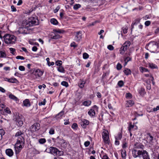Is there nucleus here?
I'll return each mask as SVG.
<instances>
[{
	"instance_id": "obj_43",
	"label": "nucleus",
	"mask_w": 159,
	"mask_h": 159,
	"mask_svg": "<svg viewBox=\"0 0 159 159\" xmlns=\"http://www.w3.org/2000/svg\"><path fill=\"white\" fill-rule=\"evenodd\" d=\"M39 143L40 144H43L46 142V140L44 138L40 139L39 140Z\"/></svg>"
},
{
	"instance_id": "obj_51",
	"label": "nucleus",
	"mask_w": 159,
	"mask_h": 159,
	"mask_svg": "<svg viewBox=\"0 0 159 159\" xmlns=\"http://www.w3.org/2000/svg\"><path fill=\"white\" fill-rule=\"evenodd\" d=\"M89 57V55L86 53H84L83 54V57L84 59H86Z\"/></svg>"
},
{
	"instance_id": "obj_63",
	"label": "nucleus",
	"mask_w": 159,
	"mask_h": 159,
	"mask_svg": "<svg viewBox=\"0 0 159 159\" xmlns=\"http://www.w3.org/2000/svg\"><path fill=\"white\" fill-rule=\"evenodd\" d=\"M90 143L89 141H87L85 142L84 145L86 147H87L90 144Z\"/></svg>"
},
{
	"instance_id": "obj_48",
	"label": "nucleus",
	"mask_w": 159,
	"mask_h": 159,
	"mask_svg": "<svg viewBox=\"0 0 159 159\" xmlns=\"http://www.w3.org/2000/svg\"><path fill=\"white\" fill-rule=\"evenodd\" d=\"M122 135L121 133H119L117 135V136L116 137V140H119L120 139L122 138Z\"/></svg>"
},
{
	"instance_id": "obj_3",
	"label": "nucleus",
	"mask_w": 159,
	"mask_h": 159,
	"mask_svg": "<svg viewBox=\"0 0 159 159\" xmlns=\"http://www.w3.org/2000/svg\"><path fill=\"white\" fill-rule=\"evenodd\" d=\"M133 156L135 158L138 157H141L142 156L143 159H150L148 152L144 150H142V151H139L134 150L133 152Z\"/></svg>"
},
{
	"instance_id": "obj_58",
	"label": "nucleus",
	"mask_w": 159,
	"mask_h": 159,
	"mask_svg": "<svg viewBox=\"0 0 159 159\" xmlns=\"http://www.w3.org/2000/svg\"><path fill=\"white\" fill-rule=\"evenodd\" d=\"M49 133L50 134H54V130L53 128H51L49 131Z\"/></svg>"
},
{
	"instance_id": "obj_12",
	"label": "nucleus",
	"mask_w": 159,
	"mask_h": 159,
	"mask_svg": "<svg viewBox=\"0 0 159 159\" xmlns=\"http://www.w3.org/2000/svg\"><path fill=\"white\" fill-rule=\"evenodd\" d=\"M80 124L81 126L84 128H85L87 125L89 124V121L85 119H82L80 121Z\"/></svg>"
},
{
	"instance_id": "obj_52",
	"label": "nucleus",
	"mask_w": 159,
	"mask_h": 159,
	"mask_svg": "<svg viewBox=\"0 0 159 159\" xmlns=\"http://www.w3.org/2000/svg\"><path fill=\"white\" fill-rule=\"evenodd\" d=\"M16 58L17 59H20L21 60H24L25 59L24 57L20 56H17L16 57Z\"/></svg>"
},
{
	"instance_id": "obj_34",
	"label": "nucleus",
	"mask_w": 159,
	"mask_h": 159,
	"mask_svg": "<svg viewBox=\"0 0 159 159\" xmlns=\"http://www.w3.org/2000/svg\"><path fill=\"white\" fill-rule=\"evenodd\" d=\"M58 70L61 73H64L65 72V70L63 67L62 66H59L57 68Z\"/></svg>"
},
{
	"instance_id": "obj_6",
	"label": "nucleus",
	"mask_w": 159,
	"mask_h": 159,
	"mask_svg": "<svg viewBox=\"0 0 159 159\" xmlns=\"http://www.w3.org/2000/svg\"><path fill=\"white\" fill-rule=\"evenodd\" d=\"M29 27L26 25V23L24 21L23 22L21 27L19 28L18 32L19 34H27L28 33V27Z\"/></svg>"
},
{
	"instance_id": "obj_50",
	"label": "nucleus",
	"mask_w": 159,
	"mask_h": 159,
	"mask_svg": "<svg viewBox=\"0 0 159 159\" xmlns=\"http://www.w3.org/2000/svg\"><path fill=\"white\" fill-rule=\"evenodd\" d=\"M55 64L57 66H61L62 64V61H56L55 62Z\"/></svg>"
},
{
	"instance_id": "obj_2",
	"label": "nucleus",
	"mask_w": 159,
	"mask_h": 159,
	"mask_svg": "<svg viewBox=\"0 0 159 159\" xmlns=\"http://www.w3.org/2000/svg\"><path fill=\"white\" fill-rule=\"evenodd\" d=\"M145 48L151 52L157 53L159 52V46L157 42H150L146 45Z\"/></svg>"
},
{
	"instance_id": "obj_25",
	"label": "nucleus",
	"mask_w": 159,
	"mask_h": 159,
	"mask_svg": "<svg viewBox=\"0 0 159 159\" xmlns=\"http://www.w3.org/2000/svg\"><path fill=\"white\" fill-rule=\"evenodd\" d=\"M8 122V120L5 118H2V116H0V122L1 123H4L6 124Z\"/></svg>"
},
{
	"instance_id": "obj_44",
	"label": "nucleus",
	"mask_w": 159,
	"mask_h": 159,
	"mask_svg": "<svg viewBox=\"0 0 159 159\" xmlns=\"http://www.w3.org/2000/svg\"><path fill=\"white\" fill-rule=\"evenodd\" d=\"M128 28L127 26H126L125 27H123L122 28V30L124 34H125L127 33Z\"/></svg>"
},
{
	"instance_id": "obj_24",
	"label": "nucleus",
	"mask_w": 159,
	"mask_h": 159,
	"mask_svg": "<svg viewBox=\"0 0 159 159\" xmlns=\"http://www.w3.org/2000/svg\"><path fill=\"white\" fill-rule=\"evenodd\" d=\"M8 82L11 83H17L18 82V81L16 79L12 78L9 79V80H8Z\"/></svg>"
},
{
	"instance_id": "obj_45",
	"label": "nucleus",
	"mask_w": 159,
	"mask_h": 159,
	"mask_svg": "<svg viewBox=\"0 0 159 159\" xmlns=\"http://www.w3.org/2000/svg\"><path fill=\"white\" fill-rule=\"evenodd\" d=\"M140 71L142 72L148 71V70L147 69L142 67H140Z\"/></svg>"
},
{
	"instance_id": "obj_28",
	"label": "nucleus",
	"mask_w": 159,
	"mask_h": 159,
	"mask_svg": "<svg viewBox=\"0 0 159 159\" xmlns=\"http://www.w3.org/2000/svg\"><path fill=\"white\" fill-rule=\"evenodd\" d=\"M130 42L129 41H126L123 44L122 46L127 49L130 46Z\"/></svg>"
},
{
	"instance_id": "obj_33",
	"label": "nucleus",
	"mask_w": 159,
	"mask_h": 159,
	"mask_svg": "<svg viewBox=\"0 0 159 159\" xmlns=\"http://www.w3.org/2000/svg\"><path fill=\"white\" fill-rule=\"evenodd\" d=\"M124 72L125 74L126 75H128L131 74V71L130 69H129L128 68H125L124 70Z\"/></svg>"
},
{
	"instance_id": "obj_32",
	"label": "nucleus",
	"mask_w": 159,
	"mask_h": 159,
	"mask_svg": "<svg viewBox=\"0 0 159 159\" xmlns=\"http://www.w3.org/2000/svg\"><path fill=\"white\" fill-rule=\"evenodd\" d=\"M127 49V48H125L123 46H122L120 48V54H122L125 52L126 50Z\"/></svg>"
},
{
	"instance_id": "obj_57",
	"label": "nucleus",
	"mask_w": 159,
	"mask_h": 159,
	"mask_svg": "<svg viewBox=\"0 0 159 159\" xmlns=\"http://www.w3.org/2000/svg\"><path fill=\"white\" fill-rule=\"evenodd\" d=\"M78 127L76 123H74L72 125L71 127L74 129H76Z\"/></svg>"
},
{
	"instance_id": "obj_39",
	"label": "nucleus",
	"mask_w": 159,
	"mask_h": 159,
	"mask_svg": "<svg viewBox=\"0 0 159 159\" xmlns=\"http://www.w3.org/2000/svg\"><path fill=\"white\" fill-rule=\"evenodd\" d=\"M5 133L4 130L3 129H0V140L2 138V136L4 135Z\"/></svg>"
},
{
	"instance_id": "obj_8",
	"label": "nucleus",
	"mask_w": 159,
	"mask_h": 159,
	"mask_svg": "<svg viewBox=\"0 0 159 159\" xmlns=\"http://www.w3.org/2000/svg\"><path fill=\"white\" fill-rule=\"evenodd\" d=\"M144 148V146L141 143H136L134 145V149L132 151V154L133 155V152L134 150L137 151H142V150H139V149H143Z\"/></svg>"
},
{
	"instance_id": "obj_40",
	"label": "nucleus",
	"mask_w": 159,
	"mask_h": 159,
	"mask_svg": "<svg viewBox=\"0 0 159 159\" xmlns=\"http://www.w3.org/2000/svg\"><path fill=\"white\" fill-rule=\"evenodd\" d=\"M9 97L10 99L16 101L18 100V98L16 96L12 94H10L9 95Z\"/></svg>"
},
{
	"instance_id": "obj_47",
	"label": "nucleus",
	"mask_w": 159,
	"mask_h": 159,
	"mask_svg": "<svg viewBox=\"0 0 159 159\" xmlns=\"http://www.w3.org/2000/svg\"><path fill=\"white\" fill-rule=\"evenodd\" d=\"M81 7V5L80 4H76L74 5L73 8L75 10H77Z\"/></svg>"
},
{
	"instance_id": "obj_56",
	"label": "nucleus",
	"mask_w": 159,
	"mask_h": 159,
	"mask_svg": "<svg viewBox=\"0 0 159 159\" xmlns=\"http://www.w3.org/2000/svg\"><path fill=\"white\" fill-rule=\"evenodd\" d=\"M121 68H122L121 65L119 63H118L117 65V66H116L117 69L118 70H120L121 69Z\"/></svg>"
},
{
	"instance_id": "obj_30",
	"label": "nucleus",
	"mask_w": 159,
	"mask_h": 159,
	"mask_svg": "<svg viewBox=\"0 0 159 159\" xmlns=\"http://www.w3.org/2000/svg\"><path fill=\"white\" fill-rule=\"evenodd\" d=\"M121 157L125 159L126 157V151L125 149L121 150Z\"/></svg>"
},
{
	"instance_id": "obj_35",
	"label": "nucleus",
	"mask_w": 159,
	"mask_h": 159,
	"mask_svg": "<svg viewBox=\"0 0 159 159\" xmlns=\"http://www.w3.org/2000/svg\"><path fill=\"white\" fill-rule=\"evenodd\" d=\"M64 111H61L60 112H59L58 114H57L56 116V117L57 118H60L61 117V116L64 114Z\"/></svg>"
},
{
	"instance_id": "obj_41",
	"label": "nucleus",
	"mask_w": 159,
	"mask_h": 159,
	"mask_svg": "<svg viewBox=\"0 0 159 159\" xmlns=\"http://www.w3.org/2000/svg\"><path fill=\"white\" fill-rule=\"evenodd\" d=\"M131 58L129 57H126L125 59V60H124V61L125 62V66L127 64V63L129 61H131Z\"/></svg>"
},
{
	"instance_id": "obj_21",
	"label": "nucleus",
	"mask_w": 159,
	"mask_h": 159,
	"mask_svg": "<svg viewBox=\"0 0 159 159\" xmlns=\"http://www.w3.org/2000/svg\"><path fill=\"white\" fill-rule=\"evenodd\" d=\"M134 104V102L133 101L130 100H128L127 101V103L126 105V107H129L132 106Z\"/></svg>"
},
{
	"instance_id": "obj_14",
	"label": "nucleus",
	"mask_w": 159,
	"mask_h": 159,
	"mask_svg": "<svg viewBox=\"0 0 159 159\" xmlns=\"http://www.w3.org/2000/svg\"><path fill=\"white\" fill-rule=\"evenodd\" d=\"M56 139L58 141L59 140L60 141V143L61 144V145L62 147H66L67 143L65 140L62 139H60L59 136L57 137Z\"/></svg>"
},
{
	"instance_id": "obj_13",
	"label": "nucleus",
	"mask_w": 159,
	"mask_h": 159,
	"mask_svg": "<svg viewBox=\"0 0 159 159\" xmlns=\"http://www.w3.org/2000/svg\"><path fill=\"white\" fill-rule=\"evenodd\" d=\"M75 40L79 42L82 38V34L80 31L76 32L75 33Z\"/></svg>"
},
{
	"instance_id": "obj_29",
	"label": "nucleus",
	"mask_w": 159,
	"mask_h": 159,
	"mask_svg": "<svg viewBox=\"0 0 159 159\" xmlns=\"http://www.w3.org/2000/svg\"><path fill=\"white\" fill-rule=\"evenodd\" d=\"M130 42L129 41H126L123 44L122 46L127 49L130 46Z\"/></svg>"
},
{
	"instance_id": "obj_23",
	"label": "nucleus",
	"mask_w": 159,
	"mask_h": 159,
	"mask_svg": "<svg viewBox=\"0 0 159 159\" xmlns=\"http://www.w3.org/2000/svg\"><path fill=\"white\" fill-rule=\"evenodd\" d=\"M17 125L19 126H21L23 125V122L22 120L20 118L17 119H16Z\"/></svg>"
},
{
	"instance_id": "obj_10",
	"label": "nucleus",
	"mask_w": 159,
	"mask_h": 159,
	"mask_svg": "<svg viewBox=\"0 0 159 159\" xmlns=\"http://www.w3.org/2000/svg\"><path fill=\"white\" fill-rule=\"evenodd\" d=\"M40 129V125L39 123H36L32 125L30 127L31 131L33 132L38 130Z\"/></svg>"
},
{
	"instance_id": "obj_26",
	"label": "nucleus",
	"mask_w": 159,
	"mask_h": 159,
	"mask_svg": "<svg viewBox=\"0 0 159 159\" xmlns=\"http://www.w3.org/2000/svg\"><path fill=\"white\" fill-rule=\"evenodd\" d=\"M149 67L152 69H155L157 68V67L156 65L152 63H149L148 64Z\"/></svg>"
},
{
	"instance_id": "obj_59",
	"label": "nucleus",
	"mask_w": 159,
	"mask_h": 159,
	"mask_svg": "<svg viewBox=\"0 0 159 159\" xmlns=\"http://www.w3.org/2000/svg\"><path fill=\"white\" fill-rule=\"evenodd\" d=\"M107 48L110 50H112L114 49V47L112 45H110L107 46Z\"/></svg>"
},
{
	"instance_id": "obj_19",
	"label": "nucleus",
	"mask_w": 159,
	"mask_h": 159,
	"mask_svg": "<svg viewBox=\"0 0 159 159\" xmlns=\"http://www.w3.org/2000/svg\"><path fill=\"white\" fill-rule=\"evenodd\" d=\"M128 146V140L125 138L123 140L122 147L125 149Z\"/></svg>"
},
{
	"instance_id": "obj_61",
	"label": "nucleus",
	"mask_w": 159,
	"mask_h": 159,
	"mask_svg": "<svg viewBox=\"0 0 159 159\" xmlns=\"http://www.w3.org/2000/svg\"><path fill=\"white\" fill-rule=\"evenodd\" d=\"M45 102H46L45 99H44L43 101L41 102H40L39 103V105L41 106L42 105H45Z\"/></svg>"
},
{
	"instance_id": "obj_1",
	"label": "nucleus",
	"mask_w": 159,
	"mask_h": 159,
	"mask_svg": "<svg viewBox=\"0 0 159 159\" xmlns=\"http://www.w3.org/2000/svg\"><path fill=\"white\" fill-rule=\"evenodd\" d=\"M23 135V132L20 131H18L15 134V136L18 137L17 142L14 146L16 151H20L24 146L25 141Z\"/></svg>"
},
{
	"instance_id": "obj_38",
	"label": "nucleus",
	"mask_w": 159,
	"mask_h": 159,
	"mask_svg": "<svg viewBox=\"0 0 159 159\" xmlns=\"http://www.w3.org/2000/svg\"><path fill=\"white\" fill-rule=\"evenodd\" d=\"M46 60L47 61L48 64L49 66H53L54 64V63L53 62H49V58L48 57L46 58Z\"/></svg>"
},
{
	"instance_id": "obj_15",
	"label": "nucleus",
	"mask_w": 159,
	"mask_h": 159,
	"mask_svg": "<svg viewBox=\"0 0 159 159\" xmlns=\"http://www.w3.org/2000/svg\"><path fill=\"white\" fill-rule=\"evenodd\" d=\"M33 73L36 78L41 76L43 74V72L39 69L35 70L33 72Z\"/></svg>"
},
{
	"instance_id": "obj_18",
	"label": "nucleus",
	"mask_w": 159,
	"mask_h": 159,
	"mask_svg": "<svg viewBox=\"0 0 159 159\" xmlns=\"http://www.w3.org/2000/svg\"><path fill=\"white\" fill-rule=\"evenodd\" d=\"M147 139L149 143L152 142L153 139V137L149 133L147 134Z\"/></svg>"
},
{
	"instance_id": "obj_64",
	"label": "nucleus",
	"mask_w": 159,
	"mask_h": 159,
	"mask_svg": "<svg viewBox=\"0 0 159 159\" xmlns=\"http://www.w3.org/2000/svg\"><path fill=\"white\" fill-rule=\"evenodd\" d=\"M102 159H110V158H109L108 156L105 155L103 156Z\"/></svg>"
},
{
	"instance_id": "obj_7",
	"label": "nucleus",
	"mask_w": 159,
	"mask_h": 159,
	"mask_svg": "<svg viewBox=\"0 0 159 159\" xmlns=\"http://www.w3.org/2000/svg\"><path fill=\"white\" fill-rule=\"evenodd\" d=\"M50 152L54 155L59 156L63 154V152L59 151L56 148L51 147L49 148Z\"/></svg>"
},
{
	"instance_id": "obj_9",
	"label": "nucleus",
	"mask_w": 159,
	"mask_h": 159,
	"mask_svg": "<svg viewBox=\"0 0 159 159\" xmlns=\"http://www.w3.org/2000/svg\"><path fill=\"white\" fill-rule=\"evenodd\" d=\"M102 137L103 140L105 143H108L109 140L108 133L107 131L105 130L102 133Z\"/></svg>"
},
{
	"instance_id": "obj_17",
	"label": "nucleus",
	"mask_w": 159,
	"mask_h": 159,
	"mask_svg": "<svg viewBox=\"0 0 159 159\" xmlns=\"http://www.w3.org/2000/svg\"><path fill=\"white\" fill-rule=\"evenodd\" d=\"M51 38L53 39H58L61 38V36L58 33H54L53 34L51 35Z\"/></svg>"
},
{
	"instance_id": "obj_20",
	"label": "nucleus",
	"mask_w": 159,
	"mask_h": 159,
	"mask_svg": "<svg viewBox=\"0 0 159 159\" xmlns=\"http://www.w3.org/2000/svg\"><path fill=\"white\" fill-rule=\"evenodd\" d=\"M6 153L7 155L10 157L12 156L13 154L12 150L11 149H7L6 150Z\"/></svg>"
},
{
	"instance_id": "obj_46",
	"label": "nucleus",
	"mask_w": 159,
	"mask_h": 159,
	"mask_svg": "<svg viewBox=\"0 0 159 159\" xmlns=\"http://www.w3.org/2000/svg\"><path fill=\"white\" fill-rule=\"evenodd\" d=\"M61 84L63 86L67 87L68 86V83L65 81H63L61 82Z\"/></svg>"
},
{
	"instance_id": "obj_37",
	"label": "nucleus",
	"mask_w": 159,
	"mask_h": 159,
	"mask_svg": "<svg viewBox=\"0 0 159 159\" xmlns=\"http://www.w3.org/2000/svg\"><path fill=\"white\" fill-rule=\"evenodd\" d=\"M85 83L86 82L84 80L81 81V83L79 84V87L81 88H83L84 86V85L85 84Z\"/></svg>"
},
{
	"instance_id": "obj_36",
	"label": "nucleus",
	"mask_w": 159,
	"mask_h": 159,
	"mask_svg": "<svg viewBox=\"0 0 159 159\" xmlns=\"http://www.w3.org/2000/svg\"><path fill=\"white\" fill-rule=\"evenodd\" d=\"M139 93L141 96H143L145 93V89L143 88H141L139 90Z\"/></svg>"
},
{
	"instance_id": "obj_11",
	"label": "nucleus",
	"mask_w": 159,
	"mask_h": 159,
	"mask_svg": "<svg viewBox=\"0 0 159 159\" xmlns=\"http://www.w3.org/2000/svg\"><path fill=\"white\" fill-rule=\"evenodd\" d=\"M94 109H98V107L97 106L94 105L92 108L88 112V114L91 117H93L95 116V113Z\"/></svg>"
},
{
	"instance_id": "obj_27",
	"label": "nucleus",
	"mask_w": 159,
	"mask_h": 159,
	"mask_svg": "<svg viewBox=\"0 0 159 159\" xmlns=\"http://www.w3.org/2000/svg\"><path fill=\"white\" fill-rule=\"evenodd\" d=\"M6 54L5 51L0 50V57L2 58L5 57Z\"/></svg>"
},
{
	"instance_id": "obj_42",
	"label": "nucleus",
	"mask_w": 159,
	"mask_h": 159,
	"mask_svg": "<svg viewBox=\"0 0 159 159\" xmlns=\"http://www.w3.org/2000/svg\"><path fill=\"white\" fill-rule=\"evenodd\" d=\"M140 21V20L138 19L135 20L132 24V26H133L134 25L137 24L139 23Z\"/></svg>"
},
{
	"instance_id": "obj_54",
	"label": "nucleus",
	"mask_w": 159,
	"mask_h": 159,
	"mask_svg": "<svg viewBox=\"0 0 159 159\" xmlns=\"http://www.w3.org/2000/svg\"><path fill=\"white\" fill-rule=\"evenodd\" d=\"M9 49L11 53H12L13 55H14L15 54V49L14 48H9Z\"/></svg>"
},
{
	"instance_id": "obj_53",
	"label": "nucleus",
	"mask_w": 159,
	"mask_h": 159,
	"mask_svg": "<svg viewBox=\"0 0 159 159\" xmlns=\"http://www.w3.org/2000/svg\"><path fill=\"white\" fill-rule=\"evenodd\" d=\"M19 70L21 71H24L25 70V67L22 66H20L19 67Z\"/></svg>"
},
{
	"instance_id": "obj_60",
	"label": "nucleus",
	"mask_w": 159,
	"mask_h": 159,
	"mask_svg": "<svg viewBox=\"0 0 159 159\" xmlns=\"http://www.w3.org/2000/svg\"><path fill=\"white\" fill-rule=\"evenodd\" d=\"M4 111L7 113L10 114L11 113V111L10 109L8 108H7L5 109Z\"/></svg>"
},
{
	"instance_id": "obj_4",
	"label": "nucleus",
	"mask_w": 159,
	"mask_h": 159,
	"mask_svg": "<svg viewBox=\"0 0 159 159\" xmlns=\"http://www.w3.org/2000/svg\"><path fill=\"white\" fill-rule=\"evenodd\" d=\"M5 43L7 44L15 43L16 38L13 35L9 34H5L3 37Z\"/></svg>"
},
{
	"instance_id": "obj_5",
	"label": "nucleus",
	"mask_w": 159,
	"mask_h": 159,
	"mask_svg": "<svg viewBox=\"0 0 159 159\" xmlns=\"http://www.w3.org/2000/svg\"><path fill=\"white\" fill-rule=\"evenodd\" d=\"M26 23V25L28 27L32 26L34 25H37L39 24L38 20L36 17H30L28 21H24Z\"/></svg>"
},
{
	"instance_id": "obj_31",
	"label": "nucleus",
	"mask_w": 159,
	"mask_h": 159,
	"mask_svg": "<svg viewBox=\"0 0 159 159\" xmlns=\"http://www.w3.org/2000/svg\"><path fill=\"white\" fill-rule=\"evenodd\" d=\"M50 21L51 24L54 25H57L58 23L57 20L54 18L51 19Z\"/></svg>"
},
{
	"instance_id": "obj_49",
	"label": "nucleus",
	"mask_w": 159,
	"mask_h": 159,
	"mask_svg": "<svg viewBox=\"0 0 159 159\" xmlns=\"http://www.w3.org/2000/svg\"><path fill=\"white\" fill-rule=\"evenodd\" d=\"M124 84V83L122 80L119 81L118 83V85L120 87H122L123 85Z\"/></svg>"
},
{
	"instance_id": "obj_16",
	"label": "nucleus",
	"mask_w": 159,
	"mask_h": 159,
	"mask_svg": "<svg viewBox=\"0 0 159 159\" xmlns=\"http://www.w3.org/2000/svg\"><path fill=\"white\" fill-rule=\"evenodd\" d=\"M23 106L28 107L31 106L30 102L28 99H25L23 101Z\"/></svg>"
},
{
	"instance_id": "obj_55",
	"label": "nucleus",
	"mask_w": 159,
	"mask_h": 159,
	"mask_svg": "<svg viewBox=\"0 0 159 159\" xmlns=\"http://www.w3.org/2000/svg\"><path fill=\"white\" fill-rule=\"evenodd\" d=\"M125 96H126V97L127 98H131L132 97V94L130 93H127L126 94Z\"/></svg>"
},
{
	"instance_id": "obj_62",
	"label": "nucleus",
	"mask_w": 159,
	"mask_h": 159,
	"mask_svg": "<svg viewBox=\"0 0 159 159\" xmlns=\"http://www.w3.org/2000/svg\"><path fill=\"white\" fill-rule=\"evenodd\" d=\"M150 21L148 20L145 21V25L146 26H148L151 24Z\"/></svg>"
},
{
	"instance_id": "obj_22",
	"label": "nucleus",
	"mask_w": 159,
	"mask_h": 159,
	"mask_svg": "<svg viewBox=\"0 0 159 159\" xmlns=\"http://www.w3.org/2000/svg\"><path fill=\"white\" fill-rule=\"evenodd\" d=\"M91 103V102L90 101L88 100L84 102L82 104L85 106H90Z\"/></svg>"
}]
</instances>
